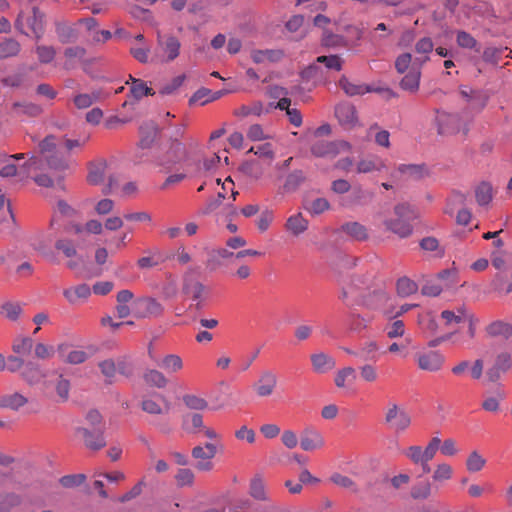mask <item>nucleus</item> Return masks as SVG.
I'll use <instances>...</instances> for the list:
<instances>
[{
  "label": "nucleus",
  "mask_w": 512,
  "mask_h": 512,
  "mask_svg": "<svg viewBox=\"0 0 512 512\" xmlns=\"http://www.w3.org/2000/svg\"><path fill=\"white\" fill-rule=\"evenodd\" d=\"M394 215L395 218L385 220L384 225L386 229L401 238L410 236L413 231L411 221L417 217L413 206L408 203L397 204L394 207Z\"/></svg>",
  "instance_id": "obj_1"
},
{
  "label": "nucleus",
  "mask_w": 512,
  "mask_h": 512,
  "mask_svg": "<svg viewBox=\"0 0 512 512\" xmlns=\"http://www.w3.org/2000/svg\"><path fill=\"white\" fill-rule=\"evenodd\" d=\"M39 149L50 169L63 171L69 168V161L58 150L57 139L54 135L46 136L39 143Z\"/></svg>",
  "instance_id": "obj_2"
},
{
  "label": "nucleus",
  "mask_w": 512,
  "mask_h": 512,
  "mask_svg": "<svg viewBox=\"0 0 512 512\" xmlns=\"http://www.w3.org/2000/svg\"><path fill=\"white\" fill-rule=\"evenodd\" d=\"M25 26L31 30L37 40L41 39L45 33V14L36 6L32 7L31 14L27 16L20 12L15 21V28L22 34L28 35Z\"/></svg>",
  "instance_id": "obj_3"
},
{
  "label": "nucleus",
  "mask_w": 512,
  "mask_h": 512,
  "mask_svg": "<svg viewBox=\"0 0 512 512\" xmlns=\"http://www.w3.org/2000/svg\"><path fill=\"white\" fill-rule=\"evenodd\" d=\"M377 282L378 280L373 274L353 275L349 283L343 285L340 299L346 302L350 295H356L362 298L363 295L367 294L374 286H376Z\"/></svg>",
  "instance_id": "obj_4"
},
{
  "label": "nucleus",
  "mask_w": 512,
  "mask_h": 512,
  "mask_svg": "<svg viewBox=\"0 0 512 512\" xmlns=\"http://www.w3.org/2000/svg\"><path fill=\"white\" fill-rule=\"evenodd\" d=\"M180 49L181 42L176 36L157 33L156 54L162 62H173L180 55Z\"/></svg>",
  "instance_id": "obj_5"
},
{
  "label": "nucleus",
  "mask_w": 512,
  "mask_h": 512,
  "mask_svg": "<svg viewBox=\"0 0 512 512\" xmlns=\"http://www.w3.org/2000/svg\"><path fill=\"white\" fill-rule=\"evenodd\" d=\"M310 150L315 157L334 158L340 153L349 152L351 145L344 140H317L311 145Z\"/></svg>",
  "instance_id": "obj_6"
},
{
  "label": "nucleus",
  "mask_w": 512,
  "mask_h": 512,
  "mask_svg": "<svg viewBox=\"0 0 512 512\" xmlns=\"http://www.w3.org/2000/svg\"><path fill=\"white\" fill-rule=\"evenodd\" d=\"M385 422L397 433L406 431L411 425L410 415L396 403L389 402L385 412Z\"/></svg>",
  "instance_id": "obj_7"
},
{
  "label": "nucleus",
  "mask_w": 512,
  "mask_h": 512,
  "mask_svg": "<svg viewBox=\"0 0 512 512\" xmlns=\"http://www.w3.org/2000/svg\"><path fill=\"white\" fill-rule=\"evenodd\" d=\"M188 157L186 145L179 140H172L160 161V165L168 169L180 163H186V166H189Z\"/></svg>",
  "instance_id": "obj_8"
},
{
  "label": "nucleus",
  "mask_w": 512,
  "mask_h": 512,
  "mask_svg": "<svg viewBox=\"0 0 512 512\" xmlns=\"http://www.w3.org/2000/svg\"><path fill=\"white\" fill-rule=\"evenodd\" d=\"M163 312V305L155 298L143 297L134 302V316L137 318L159 317Z\"/></svg>",
  "instance_id": "obj_9"
},
{
  "label": "nucleus",
  "mask_w": 512,
  "mask_h": 512,
  "mask_svg": "<svg viewBox=\"0 0 512 512\" xmlns=\"http://www.w3.org/2000/svg\"><path fill=\"white\" fill-rule=\"evenodd\" d=\"M76 434L79 436L86 448L90 450H100L106 446V441L104 438V427H98L89 429L87 427H78L76 429Z\"/></svg>",
  "instance_id": "obj_10"
},
{
  "label": "nucleus",
  "mask_w": 512,
  "mask_h": 512,
  "mask_svg": "<svg viewBox=\"0 0 512 512\" xmlns=\"http://www.w3.org/2000/svg\"><path fill=\"white\" fill-rule=\"evenodd\" d=\"M362 299L367 308L383 311L386 310L390 301L389 295L384 290L382 283L379 281L367 294L363 295Z\"/></svg>",
  "instance_id": "obj_11"
},
{
  "label": "nucleus",
  "mask_w": 512,
  "mask_h": 512,
  "mask_svg": "<svg viewBox=\"0 0 512 512\" xmlns=\"http://www.w3.org/2000/svg\"><path fill=\"white\" fill-rule=\"evenodd\" d=\"M217 453L216 446L212 443H206L205 446H195L192 449V457L197 460L195 465L199 471H210L213 469L212 459Z\"/></svg>",
  "instance_id": "obj_12"
},
{
  "label": "nucleus",
  "mask_w": 512,
  "mask_h": 512,
  "mask_svg": "<svg viewBox=\"0 0 512 512\" xmlns=\"http://www.w3.org/2000/svg\"><path fill=\"white\" fill-rule=\"evenodd\" d=\"M325 440L322 433L313 426H307L300 435V446L304 451H313L323 448Z\"/></svg>",
  "instance_id": "obj_13"
},
{
  "label": "nucleus",
  "mask_w": 512,
  "mask_h": 512,
  "mask_svg": "<svg viewBox=\"0 0 512 512\" xmlns=\"http://www.w3.org/2000/svg\"><path fill=\"white\" fill-rule=\"evenodd\" d=\"M416 362L419 369L429 372L439 371L444 362V356L438 351H426L416 355Z\"/></svg>",
  "instance_id": "obj_14"
},
{
  "label": "nucleus",
  "mask_w": 512,
  "mask_h": 512,
  "mask_svg": "<svg viewBox=\"0 0 512 512\" xmlns=\"http://www.w3.org/2000/svg\"><path fill=\"white\" fill-rule=\"evenodd\" d=\"M277 383L278 378L276 373L272 370H264L253 385V388L257 396L268 397L273 394Z\"/></svg>",
  "instance_id": "obj_15"
},
{
  "label": "nucleus",
  "mask_w": 512,
  "mask_h": 512,
  "mask_svg": "<svg viewBox=\"0 0 512 512\" xmlns=\"http://www.w3.org/2000/svg\"><path fill=\"white\" fill-rule=\"evenodd\" d=\"M436 121L441 135H452L461 130V119L457 114L438 112Z\"/></svg>",
  "instance_id": "obj_16"
},
{
  "label": "nucleus",
  "mask_w": 512,
  "mask_h": 512,
  "mask_svg": "<svg viewBox=\"0 0 512 512\" xmlns=\"http://www.w3.org/2000/svg\"><path fill=\"white\" fill-rule=\"evenodd\" d=\"M512 366V357L509 352H501L496 358L493 366L486 372L490 382H496L503 373H506Z\"/></svg>",
  "instance_id": "obj_17"
},
{
  "label": "nucleus",
  "mask_w": 512,
  "mask_h": 512,
  "mask_svg": "<svg viewBox=\"0 0 512 512\" xmlns=\"http://www.w3.org/2000/svg\"><path fill=\"white\" fill-rule=\"evenodd\" d=\"M335 116L339 123L346 129H351L358 123L356 108L348 102L340 103L336 106Z\"/></svg>",
  "instance_id": "obj_18"
},
{
  "label": "nucleus",
  "mask_w": 512,
  "mask_h": 512,
  "mask_svg": "<svg viewBox=\"0 0 512 512\" xmlns=\"http://www.w3.org/2000/svg\"><path fill=\"white\" fill-rule=\"evenodd\" d=\"M485 334L489 338L507 340L512 336V324L503 320L492 321L485 327Z\"/></svg>",
  "instance_id": "obj_19"
},
{
  "label": "nucleus",
  "mask_w": 512,
  "mask_h": 512,
  "mask_svg": "<svg viewBox=\"0 0 512 512\" xmlns=\"http://www.w3.org/2000/svg\"><path fill=\"white\" fill-rule=\"evenodd\" d=\"M313 370L316 373L324 374L333 370L336 366V360L327 353L318 352L310 356Z\"/></svg>",
  "instance_id": "obj_20"
},
{
  "label": "nucleus",
  "mask_w": 512,
  "mask_h": 512,
  "mask_svg": "<svg viewBox=\"0 0 512 512\" xmlns=\"http://www.w3.org/2000/svg\"><path fill=\"white\" fill-rule=\"evenodd\" d=\"M402 454L414 465L421 467L422 472L427 474L431 471L430 465L426 463L423 454V448L419 445H411L404 450Z\"/></svg>",
  "instance_id": "obj_21"
},
{
  "label": "nucleus",
  "mask_w": 512,
  "mask_h": 512,
  "mask_svg": "<svg viewBox=\"0 0 512 512\" xmlns=\"http://www.w3.org/2000/svg\"><path fill=\"white\" fill-rule=\"evenodd\" d=\"M183 292L188 295L193 301L198 299H207L209 290L208 288L197 280H185L183 284Z\"/></svg>",
  "instance_id": "obj_22"
},
{
  "label": "nucleus",
  "mask_w": 512,
  "mask_h": 512,
  "mask_svg": "<svg viewBox=\"0 0 512 512\" xmlns=\"http://www.w3.org/2000/svg\"><path fill=\"white\" fill-rule=\"evenodd\" d=\"M63 295L70 304H77L81 300H86L91 295L89 285L83 283L74 287L67 288L63 291Z\"/></svg>",
  "instance_id": "obj_23"
},
{
  "label": "nucleus",
  "mask_w": 512,
  "mask_h": 512,
  "mask_svg": "<svg viewBox=\"0 0 512 512\" xmlns=\"http://www.w3.org/2000/svg\"><path fill=\"white\" fill-rule=\"evenodd\" d=\"M385 163L382 159L376 156L360 159L356 165V172L359 174H367L372 172H379L385 168Z\"/></svg>",
  "instance_id": "obj_24"
},
{
  "label": "nucleus",
  "mask_w": 512,
  "mask_h": 512,
  "mask_svg": "<svg viewBox=\"0 0 512 512\" xmlns=\"http://www.w3.org/2000/svg\"><path fill=\"white\" fill-rule=\"evenodd\" d=\"M309 222L302 213L291 215L285 224V228L294 236H299L308 229Z\"/></svg>",
  "instance_id": "obj_25"
},
{
  "label": "nucleus",
  "mask_w": 512,
  "mask_h": 512,
  "mask_svg": "<svg viewBox=\"0 0 512 512\" xmlns=\"http://www.w3.org/2000/svg\"><path fill=\"white\" fill-rule=\"evenodd\" d=\"M107 170V162L99 160L89 165L87 181L92 185H98L103 182Z\"/></svg>",
  "instance_id": "obj_26"
},
{
  "label": "nucleus",
  "mask_w": 512,
  "mask_h": 512,
  "mask_svg": "<svg viewBox=\"0 0 512 512\" xmlns=\"http://www.w3.org/2000/svg\"><path fill=\"white\" fill-rule=\"evenodd\" d=\"M17 116L38 117L43 113V108L32 102H15L12 107Z\"/></svg>",
  "instance_id": "obj_27"
},
{
  "label": "nucleus",
  "mask_w": 512,
  "mask_h": 512,
  "mask_svg": "<svg viewBox=\"0 0 512 512\" xmlns=\"http://www.w3.org/2000/svg\"><path fill=\"white\" fill-rule=\"evenodd\" d=\"M397 171L406 179L413 180L421 179L427 174L426 167L423 164H401Z\"/></svg>",
  "instance_id": "obj_28"
},
{
  "label": "nucleus",
  "mask_w": 512,
  "mask_h": 512,
  "mask_svg": "<svg viewBox=\"0 0 512 512\" xmlns=\"http://www.w3.org/2000/svg\"><path fill=\"white\" fill-rule=\"evenodd\" d=\"M133 297V293L128 289L121 290L117 293L116 312L119 318H126L130 315L131 310L128 303L133 299Z\"/></svg>",
  "instance_id": "obj_29"
},
{
  "label": "nucleus",
  "mask_w": 512,
  "mask_h": 512,
  "mask_svg": "<svg viewBox=\"0 0 512 512\" xmlns=\"http://www.w3.org/2000/svg\"><path fill=\"white\" fill-rule=\"evenodd\" d=\"M356 370L351 367L347 366L344 368L339 369L334 377V383L337 388H345L348 385H351L356 380Z\"/></svg>",
  "instance_id": "obj_30"
},
{
  "label": "nucleus",
  "mask_w": 512,
  "mask_h": 512,
  "mask_svg": "<svg viewBox=\"0 0 512 512\" xmlns=\"http://www.w3.org/2000/svg\"><path fill=\"white\" fill-rule=\"evenodd\" d=\"M468 310L465 306H459L456 310H444L441 313V318L444 320L445 324L450 326L453 324H460L462 322H466Z\"/></svg>",
  "instance_id": "obj_31"
},
{
  "label": "nucleus",
  "mask_w": 512,
  "mask_h": 512,
  "mask_svg": "<svg viewBox=\"0 0 512 512\" xmlns=\"http://www.w3.org/2000/svg\"><path fill=\"white\" fill-rule=\"evenodd\" d=\"M103 97V93L100 90H95L91 93H80L75 95L73 102L78 109H86L93 103L101 100Z\"/></svg>",
  "instance_id": "obj_32"
},
{
  "label": "nucleus",
  "mask_w": 512,
  "mask_h": 512,
  "mask_svg": "<svg viewBox=\"0 0 512 512\" xmlns=\"http://www.w3.org/2000/svg\"><path fill=\"white\" fill-rule=\"evenodd\" d=\"M341 230L358 241L368 238L366 227L359 222H347L341 226Z\"/></svg>",
  "instance_id": "obj_33"
},
{
  "label": "nucleus",
  "mask_w": 512,
  "mask_h": 512,
  "mask_svg": "<svg viewBox=\"0 0 512 512\" xmlns=\"http://www.w3.org/2000/svg\"><path fill=\"white\" fill-rule=\"evenodd\" d=\"M182 427L189 433H198L204 428L203 417L198 413H190L183 416Z\"/></svg>",
  "instance_id": "obj_34"
},
{
  "label": "nucleus",
  "mask_w": 512,
  "mask_h": 512,
  "mask_svg": "<svg viewBox=\"0 0 512 512\" xmlns=\"http://www.w3.org/2000/svg\"><path fill=\"white\" fill-rule=\"evenodd\" d=\"M28 402V399L20 393H12L0 397V407L18 410Z\"/></svg>",
  "instance_id": "obj_35"
},
{
  "label": "nucleus",
  "mask_w": 512,
  "mask_h": 512,
  "mask_svg": "<svg viewBox=\"0 0 512 512\" xmlns=\"http://www.w3.org/2000/svg\"><path fill=\"white\" fill-rule=\"evenodd\" d=\"M22 312V304L19 302L8 301L0 305V314L10 321H17Z\"/></svg>",
  "instance_id": "obj_36"
},
{
  "label": "nucleus",
  "mask_w": 512,
  "mask_h": 512,
  "mask_svg": "<svg viewBox=\"0 0 512 512\" xmlns=\"http://www.w3.org/2000/svg\"><path fill=\"white\" fill-rule=\"evenodd\" d=\"M339 86L348 96L363 95L370 91L369 87L364 84H357L350 81L345 76L339 80Z\"/></svg>",
  "instance_id": "obj_37"
},
{
  "label": "nucleus",
  "mask_w": 512,
  "mask_h": 512,
  "mask_svg": "<svg viewBox=\"0 0 512 512\" xmlns=\"http://www.w3.org/2000/svg\"><path fill=\"white\" fill-rule=\"evenodd\" d=\"M56 33L59 41L64 44L74 42L78 37L77 30L66 23H57Z\"/></svg>",
  "instance_id": "obj_38"
},
{
  "label": "nucleus",
  "mask_w": 512,
  "mask_h": 512,
  "mask_svg": "<svg viewBox=\"0 0 512 512\" xmlns=\"http://www.w3.org/2000/svg\"><path fill=\"white\" fill-rule=\"evenodd\" d=\"M131 80V95L136 99L140 100L142 97L147 95H154L155 92L152 88L148 87L147 84L141 80L130 76Z\"/></svg>",
  "instance_id": "obj_39"
},
{
  "label": "nucleus",
  "mask_w": 512,
  "mask_h": 512,
  "mask_svg": "<svg viewBox=\"0 0 512 512\" xmlns=\"http://www.w3.org/2000/svg\"><path fill=\"white\" fill-rule=\"evenodd\" d=\"M143 379L147 385L157 388H164L168 383L164 374L156 369L146 370L143 374Z\"/></svg>",
  "instance_id": "obj_40"
},
{
  "label": "nucleus",
  "mask_w": 512,
  "mask_h": 512,
  "mask_svg": "<svg viewBox=\"0 0 512 512\" xmlns=\"http://www.w3.org/2000/svg\"><path fill=\"white\" fill-rule=\"evenodd\" d=\"M158 365L168 373H176L183 368V361L176 354H168L162 358Z\"/></svg>",
  "instance_id": "obj_41"
},
{
  "label": "nucleus",
  "mask_w": 512,
  "mask_h": 512,
  "mask_svg": "<svg viewBox=\"0 0 512 512\" xmlns=\"http://www.w3.org/2000/svg\"><path fill=\"white\" fill-rule=\"evenodd\" d=\"M475 198L479 205H488L493 198V189L490 183L482 182L475 189Z\"/></svg>",
  "instance_id": "obj_42"
},
{
  "label": "nucleus",
  "mask_w": 512,
  "mask_h": 512,
  "mask_svg": "<svg viewBox=\"0 0 512 512\" xmlns=\"http://www.w3.org/2000/svg\"><path fill=\"white\" fill-rule=\"evenodd\" d=\"M20 50L21 45L17 40L13 38H7L0 43V59L17 56Z\"/></svg>",
  "instance_id": "obj_43"
},
{
  "label": "nucleus",
  "mask_w": 512,
  "mask_h": 512,
  "mask_svg": "<svg viewBox=\"0 0 512 512\" xmlns=\"http://www.w3.org/2000/svg\"><path fill=\"white\" fill-rule=\"evenodd\" d=\"M420 71L418 69L410 70L401 80L400 86L403 90L415 92L419 88Z\"/></svg>",
  "instance_id": "obj_44"
},
{
  "label": "nucleus",
  "mask_w": 512,
  "mask_h": 512,
  "mask_svg": "<svg viewBox=\"0 0 512 512\" xmlns=\"http://www.w3.org/2000/svg\"><path fill=\"white\" fill-rule=\"evenodd\" d=\"M163 262L161 253L158 249L150 251L149 256L141 257L137 260V265L140 269H149L160 265Z\"/></svg>",
  "instance_id": "obj_45"
},
{
  "label": "nucleus",
  "mask_w": 512,
  "mask_h": 512,
  "mask_svg": "<svg viewBox=\"0 0 512 512\" xmlns=\"http://www.w3.org/2000/svg\"><path fill=\"white\" fill-rule=\"evenodd\" d=\"M22 377L30 384L39 382L43 378V373L40 367L32 362L25 365L22 371Z\"/></svg>",
  "instance_id": "obj_46"
},
{
  "label": "nucleus",
  "mask_w": 512,
  "mask_h": 512,
  "mask_svg": "<svg viewBox=\"0 0 512 512\" xmlns=\"http://www.w3.org/2000/svg\"><path fill=\"white\" fill-rule=\"evenodd\" d=\"M397 293L402 297H407L417 292L418 286L416 282L408 277H401L396 283Z\"/></svg>",
  "instance_id": "obj_47"
},
{
  "label": "nucleus",
  "mask_w": 512,
  "mask_h": 512,
  "mask_svg": "<svg viewBox=\"0 0 512 512\" xmlns=\"http://www.w3.org/2000/svg\"><path fill=\"white\" fill-rule=\"evenodd\" d=\"M486 459L477 451H472L466 460V468L469 472L475 473L484 468Z\"/></svg>",
  "instance_id": "obj_48"
},
{
  "label": "nucleus",
  "mask_w": 512,
  "mask_h": 512,
  "mask_svg": "<svg viewBox=\"0 0 512 512\" xmlns=\"http://www.w3.org/2000/svg\"><path fill=\"white\" fill-rule=\"evenodd\" d=\"M33 347V340L30 337H17L12 344L14 353L24 356L28 355Z\"/></svg>",
  "instance_id": "obj_49"
},
{
  "label": "nucleus",
  "mask_w": 512,
  "mask_h": 512,
  "mask_svg": "<svg viewBox=\"0 0 512 512\" xmlns=\"http://www.w3.org/2000/svg\"><path fill=\"white\" fill-rule=\"evenodd\" d=\"M21 502L19 495L15 493L0 494V512H10L11 509L18 506Z\"/></svg>",
  "instance_id": "obj_50"
},
{
  "label": "nucleus",
  "mask_w": 512,
  "mask_h": 512,
  "mask_svg": "<svg viewBox=\"0 0 512 512\" xmlns=\"http://www.w3.org/2000/svg\"><path fill=\"white\" fill-rule=\"evenodd\" d=\"M280 54L279 51L275 50H253L251 51V59L254 63L261 64L265 61H275Z\"/></svg>",
  "instance_id": "obj_51"
},
{
  "label": "nucleus",
  "mask_w": 512,
  "mask_h": 512,
  "mask_svg": "<svg viewBox=\"0 0 512 512\" xmlns=\"http://www.w3.org/2000/svg\"><path fill=\"white\" fill-rule=\"evenodd\" d=\"M322 45L330 48H341L347 45L343 36L325 31L322 36Z\"/></svg>",
  "instance_id": "obj_52"
},
{
  "label": "nucleus",
  "mask_w": 512,
  "mask_h": 512,
  "mask_svg": "<svg viewBox=\"0 0 512 512\" xmlns=\"http://www.w3.org/2000/svg\"><path fill=\"white\" fill-rule=\"evenodd\" d=\"M35 50L38 60L42 64L51 63L56 56V50L52 46L37 45Z\"/></svg>",
  "instance_id": "obj_53"
},
{
  "label": "nucleus",
  "mask_w": 512,
  "mask_h": 512,
  "mask_svg": "<svg viewBox=\"0 0 512 512\" xmlns=\"http://www.w3.org/2000/svg\"><path fill=\"white\" fill-rule=\"evenodd\" d=\"M250 495L257 500H264L266 498L264 482L260 476H255L251 480Z\"/></svg>",
  "instance_id": "obj_54"
},
{
  "label": "nucleus",
  "mask_w": 512,
  "mask_h": 512,
  "mask_svg": "<svg viewBox=\"0 0 512 512\" xmlns=\"http://www.w3.org/2000/svg\"><path fill=\"white\" fill-rule=\"evenodd\" d=\"M317 63H322L328 69L340 71L342 69L343 60L338 55L319 56L316 59Z\"/></svg>",
  "instance_id": "obj_55"
},
{
  "label": "nucleus",
  "mask_w": 512,
  "mask_h": 512,
  "mask_svg": "<svg viewBox=\"0 0 512 512\" xmlns=\"http://www.w3.org/2000/svg\"><path fill=\"white\" fill-rule=\"evenodd\" d=\"M452 475L453 469L451 465L447 463H440L436 466L432 477L435 481L441 482L451 479Z\"/></svg>",
  "instance_id": "obj_56"
},
{
  "label": "nucleus",
  "mask_w": 512,
  "mask_h": 512,
  "mask_svg": "<svg viewBox=\"0 0 512 512\" xmlns=\"http://www.w3.org/2000/svg\"><path fill=\"white\" fill-rule=\"evenodd\" d=\"M329 209L330 204L325 198H316L306 207V210L312 215H320Z\"/></svg>",
  "instance_id": "obj_57"
},
{
  "label": "nucleus",
  "mask_w": 512,
  "mask_h": 512,
  "mask_svg": "<svg viewBox=\"0 0 512 512\" xmlns=\"http://www.w3.org/2000/svg\"><path fill=\"white\" fill-rule=\"evenodd\" d=\"M442 290L443 286L438 282V280L430 279L422 286L421 293L425 296L436 297L440 295Z\"/></svg>",
  "instance_id": "obj_58"
},
{
  "label": "nucleus",
  "mask_w": 512,
  "mask_h": 512,
  "mask_svg": "<svg viewBox=\"0 0 512 512\" xmlns=\"http://www.w3.org/2000/svg\"><path fill=\"white\" fill-rule=\"evenodd\" d=\"M431 493V484L429 481H423L414 485L411 489V496L414 499H425Z\"/></svg>",
  "instance_id": "obj_59"
},
{
  "label": "nucleus",
  "mask_w": 512,
  "mask_h": 512,
  "mask_svg": "<svg viewBox=\"0 0 512 512\" xmlns=\"http://www.w3.org/2000/svg\"><path fill=\"white\" fill-rule=\"evenodd\" d=\"M101 373L105 376L109 383H112L116 375V363L113 359H106L99 363Z\"/></svg>",
  "instance_id": "obj_60"
},
{
  "label": "nucleus",
  "mask_w": 512,
  "mask_h": 512,
  "mask_svg": "<svg viewBox=\"0 0 512 512\" xmlns=\"http://www.w3.org/2000/svg\"><path fill=\"white\" fill-rule=\"evenodd\" d=\"M183 402L188 408L193 410H205L208 407L207 401L196 395H185Z\"/></svg>",
  "instance_id": "obj_61"
},
{
  "label": "nucleus",
  "mask_w": 512,
  "mask_h": 512,
  "mask_svg": "<svg viewBox=\"0 0 512 512\" xmlns=\"http://www.w3.org/2000/svg\"><path fill=\"white\" fill-rule=\"evenodd\" d=\"M55 248L61 251L66 257L72 258L77 255L76 248L71 240L60 239L55 243Z\"/></svg>",
  "instance_id": "obj_62"
},
{
  "label": "nucleus",
  "mask_w": 512,
  "mask_h": 512,
  "mask_svg": "<svg viewBox=\"0 0 512 512\" xmlns=\"http://www.w3.org/2000/svg\"><path fill=\"white\" fill-rule=\"evenodd\" d=\"M177 485L180 487L191 486L194 482V473L187 468H181L175 475Z\"/></svg>",
  "instance_id": "obj_63"
},
{
  "label": "nucleus",
  "mask_w": 512,
  "mask_h": 512,
  "mask_svg": "<svg viewBox=\"0 0 512 512\" xmlns=\"http://www.w3.org/2000/svg\"><path fill=\"white\" fill-rule=\"evenodd\" d=\"M131 55L140 63H147L149 60L150 48L147 45L132 46Z\"/></svg>",
  "instance_id": "obj_64"
}]
</instances>
